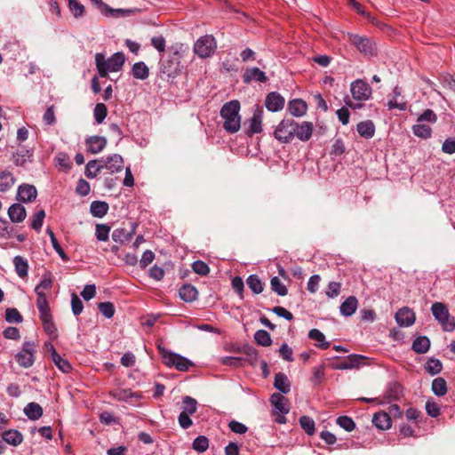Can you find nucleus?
<instances>
[{"label":"nucleus","mask_w":455,"mask_h":455,"mask_svg":"<svg viewBox=\"0 0 455 455\" xmlns=\"http://www.w3.org/2000/svg\"><path fill=\"white\" fill-rule=\"evenodd\" d=\"M90 211L92 216L102 218L108 211V204L102 201H93L91 204Z\"/></svg>","instance_id":"obj_35"},{"label":"nucleus","mask_w":455,"mask_h":455,"mask_svg":"<svg viewBox=\"0 0 455 455\" xmlns=\"http://www.w3.org/2000/svg\"><path fill=\"white\" fill-rule=\"evenodd\" d=\"M265 105L269 111H279L284 106V99L277 92H270L266 98Z\"/></svg>","instance_id":"obj_16"},{"label":"nucleus","mask_w":455,"mask_h":455,"mask_svg":"<svg viewBox=\"0 0 455 455\" xmlns=\"http://www.w3.org/2000/svg\"><path fill=\"white\" fill-rule=\"evenodd\" d=\"M13 265L15 272L20 278H26L28 273V260L22 256H15L13 259Z\"/></svg>","instance_id":"obj_28"},{"label":"nucleus","mask_w":455,"mask_h":455,"mask_svg":"<svg viewBox=\"0 0 455 455\" xmlns=\"http://www.w3.org/2000/svg\"><path fill=\"white\" fill-rule=\"evenodd\" d=\"M363 359V356L358 355H350L346 357L343 361L338 363H333L331 368L334 370H348L357 368L361 361Z\"/></svg>","instance_id":"obj_13"},{"label":"nucleus","mask_w":455,"mask_h":455,"mask_svg":"<svg viewBox=\"0 0 455 455\" xmlns=\"http://www.w3.org/2000/svg\"><path fill=\"white\" fill-rule=\"evenodd\" d=\"M270 285L272 291L277 293L279 296H285L288 292L285 284L277 276L271 278Z\"/></svg>","instance_id":"obj_48"},{"label":"nucleus","mask_w":455,"mask_h":455,"mask_svg":"<svg viewBox=\"0 0 455 455\" xmlns=\"http://www.w3.org/2000/svg\"><path fill=\"white\" fill-rule=\"evenodd\" d=\"M288 109L292 116H302L306 114L307 106L304 100L296 99L289 102Z\"/></svg>","instance_id":"obj_26"},{"label":"nucleus","mask_w":455,"mask_h":455,"mask_svg":"<svg viewBox=\"0 0 455 455\" xmlns=\"http://www.w3.org/2000/svg\"><path fill=\"white\" fill-rule=\"evenodd\" d=\"M102 160H91L85 167V175L89 179L95 178L97 174L103 169Z\"/></svg>","instance_id":"obj_37"},{"label":"nucleus","mask_w":455,"mask_h":455,"mask_svg":"<svg viewBox=\"0 0 455 455\" xmlns=\"http://www.w3.org/2000/svg\"><path fill=\"white\" fill-rule=\"evenodd\" d=\"M243 80L246 84H249L252 81L265 83L267 81V77L266 74L259 68H250L245 69L243 75Z\"/></svg>","instance_id":"obj_15"},{"label":"nucleus","mask_w":455,"mask_h":455,"mask_svg":"<svg viewBox=\"0 0 455 455\" xmlns=\"http://www.w3.org/2000/svg\"><path fill=\"white\" fill-rule=\"evenodd\" d=\"M98 308L100 313L107 318H111L115 315V307L112 302H100L98 304Z\"/></svg>","instance_id":"obj_54"},{"label":"nucleus","mask_w":455,"mask_h":455,"mask_svg":"<svg viewBox=\"0 0 455 455\" xmlns=\"http://www.w3.org/2000/svg\"><path fill=\"white\" fill-rule=\"evenodd\" d=\"M358 307V300L355 296L348 297L339 307L340 314L344 316H351Z\"/></svg>","instance_id":"obj_22"},{"label":"nucleus","mask_w":455,"mask_h":455,"mask_svg":"<svg viewBox=\"0 0 455 455\" xmlns=\"http://www.w3.org/2000/svg\"><path fill=\"white\" fill-rule=\"evenodd\" d=\"M125 57L123 52H116L109 59L103 53L95 54V64L100 77H107L109 72H117L124 66Z\"/></svg>","instance_id":"obj_2"},{"label":"nucleus","mask_w":455,"mask_h":455,"mask_svg":"<svg viewBox=\"0 0 455 455\" xmlns=\"http://www.w3.org/2000/svg\"><path fill=\"white\" fill-rule=\"evenodd\" d=\"M262 110L256 109L252 117L250 119L249 134L259 133L261 132L262 127Z\"/></svg>","instance_id":"obj_30"},{"label":"nucleus","mask_w":455,"mask_h":455,"mask_svg":"<svg viewBox=\"0 0 455 455\" xmlns=\"http://www.w3.org/2000/svg\"><path fill=\"white\" fill-rule=\"evenodd\" d=\"M36 344L34 341H25L21 350L16 355L15 358L20 366L29 368L35 362L34 353Z\"/></svg>","instance_id":"obj_8"},{"label":"nucleus","mask_w":455,"mask_h":455,"mask_svg":"<svg viewBox=\"0 0 455 455\" xmlns=\"http://www.w3.org/2000/svg\"><path fill=\"white\" fill-rule=\"evenodd\" d=\"M53 278L51 272H46L40 281V283L36 286L35 292L36 293H45V291L50 290L52 287Z\"/></svg>","instance_id":"obj_34"},{"label":"nucleus","mask_w":455,"mask_h":455,"mask_svg":"<svg viewBox=\"0 0 455 455\" xmlns=\"http://www.w3.org/2000/svg\"><path fill=\"white\" fill-rule=\"evenodd\" d=\"M5 320L8 323H20L22 322L23 318L18 309L12 307L5 310Z\"/></svg>","instance_id":"obj_55"},{"label":"nucleus","mask_w":455,"mask_h":455,"mask_svg":"<svg viewBox=\"0 0 455 455\" xmlns=\"http://www.w3.org/2000/svg\"><path fill=\"white\" fill-rule=\"evenodd\" d=\"M101 164H103V168L108 169L110 173H115L122 171L124 160L120 155L115 154L108 156L106 161H102Z\"/></svg>","instance_id":"obj_17"},{"label":"nucleus","mask_w":455,"mask_h":455,"mask_svg":"<svg viewBox=\"0 0 455 455\" xmlns=\"http://www.w3.org/2000/svg\"><path fill=\"white\" fill-rule=\"evenodd\" d=\"M85 144L88 152L92 154H98L106 147L107 139L103 136H92L86 139Z\"/></svg>","instance_id":"obj_14"},{"label":"nucleus","mask_w":455,"mask_h":455,"mask_svg":"<svg viewBox=\"0 0 455 455\" xmlns=\"http://www.w3.org/2000/svg\"><path fill=\"white\" fill-rule=\"evenodd\" d=\"M308 337L318 342V347L322 349H326L330 347V343L325 341V336L317 329H312L308 332Z\"/></svg>","instance_id":"obj_40"},{"label":"nucleus","mask_w":455,"mask_h":455,"mask_svg":"<svg viewBox=\"0 0 455 455\" xmlns=\"http://www.w3.org/2000/svg\"><path fill=\"white\" fill-rule=\"evenodd\" d=\"M240 103L238 100H230L225 103L220 109V116L224 119L223 127L230 133L239 131L241 117L239 116Z\"/></svg>","instance_id":"obj_1"},{"label":"nucleus","mask_w":455,"mask_h":455,"mask_svg":"<svg viewBox=\"0 0 455 455\" xmlns=\"http://www.w3.org/2000/svg\"><path fill=\"white\" fill-rule=\"evenodd\" d=\"M350 92L352 97L360 101L367 100L371 95V88L366 82L361 79L355 80L351 84Z\"/></svg>","instance_id":"obj_9"},{"label":"nucleus","mask_w":455,"mask_h":455,"mask_svg":"<svg viewBox=\"0 0 455 455\" xmlns=\"http://www.w3.org/2000/svg\"><path fill=\"white\" fill-rule=\"evenodd\" d=\"M107 114H108V109H107V107L105 106V104L97 103L94 108V111H93L95 121L98 124H101L104 121V119L106 118Z\"/></svg>","instance_id":"obj_51"},{"label":"nucleus","mask_w":455,"mask_h":455,"mask_svg":"<svg viewBox=\"0 0 455 455\" xmlns=\"http://www.w3.org/2000/svg\"><path fill=\"white\" fill-rule=\"evenodd\" d=\"M46 233L49 235L50 236V239H51V243L52 244V247L53 249L55 250V251L58 253V255L64 260V261H68L69 259V258L68 257V255L66 254V252L64 251V250L62 249V247L60 246V244L59 243L53 231L51 229V228H47L46 230Z\"/></svg>","instance_id":"obj_41"},{"label":"nucleus","mask_w":455,"mask_h":455,"mask_svg":"<svg viewBox=\"0 0 455 455\" xmlns=\"http://www.w3.org/2000/svg\"><path fill=\"white\" fill-rule=\"evenodd\" d=\"M431 311L444 331H452L455 329V320L451 316L447 307L443 303L435 302L431 307Z\"/></svg>","instance_id":"obj_3"},{"label":"nucleus","mask_w":455,"mask_h":455,"mask_svg":"<svg viewBox=\"0 0 455 455\" xmlns=\"http://www.w3.org/2000/svg\"><path fill=\"white\" fill-rule=\"evenodd\" d=\"M426 411L433 418H436L440 414V406L433 400H427L426 403Z\"/></svg>","instance_id":"obj_62"},{"label":"nucleus","mask_w":455,"mask_h":455,"mask_svg":"<svg viewBox=\"0 0 455 455\" xmlns=\"http://www.w3.org/2000/svg\"><path fill=\"white\" fill-rule=\"evenodd\" d=\"M37 191L32 185L22 184L18 188L17 200L22 203L32 202L36 199Z\"/></svg>","instance_id":"obj_12"},{"label":"nucleus","mask_w":455,"mask_h":455,"mask_svg":"<svg viewBox=\"0 0 455 455\" xmlns=\"http://www.w3.org/2000/svg\"><path fill=\"white\" fill-rule=\"evenodd\" d=\"M16 179L12 172L4 170L0 172V192H7L14 186Z\"/></svg>","instance_id":"obj_21"},{"label":"nucleus","mask_w":455,"mask_h":455,"mask_svg":"<svg viewBox=\"0 0 455 455\" xmlns=\"http://www.w3.org/2000/svg\"><path fill=\"white\" fill-rule=\"evenodd\" d=\"M132 72L133 77L136 79L145 80L149 76V69L147 67V65L142 61L134 63L132 66Z\"/></svg>","instance_id":"obj_33"},{"label":"nucleus","mask_w":455,"mask_h":455,"mask_svg":"<svg viewBox=\"0 0 455 455\" xmlns=\"http://www.w3.org/2000/svg\"><path fill=\"white\" fill-rule=\"evenodd\" d=\"M217 48L215 38L211 35H205L198 38L194 44V52L200 58H208L212 55Z\"/></svg>","instance_id":"obj_6"},{"label":"nucleus","mask_w":455,"mask_h":455,"mask_svg":"<svg viewBox=\"0 0 455 455\" xmlns=\"http://www.w3.org/2000/svg\"><path fill=\"white\" fill-rule=\"evenodd\" d=\"M68 7L76 18H79L84 15V7L77 0H68Z\"/></svg>","instance_id":"obj_58"},{"label":"nucleus","mask_w":455,"mask_h":455,"mask_svg":"<svg viewBox=\"0 0 455 455\" xmlns=\"http://www.w3.org/2000/svg\"><path fill=\"white\" fill-rule=\"evenodd\" d=\"M349 41L359 52L365 55H372L375 52V44L367 37L351 34L349 35Z\"/></svg>","instance_id":"obj_10"},{"label":"nucleus","mask_w":455,"mask_h":455,"mask_svg":"<svg viewBox=\"0 0 455 455\" xmlns=\"http://www.w3.org/2000/svg\"><path fill=\"white\" fill-rule=\"evenodd\" d=\"M337 424L347 432H351L355 427L354 420L347 416L339 417L337 419Z\"/></svg>","instance_id":"obj_57"},{"label":"nucleus","mask_w":455,"mask_h":455,"mask_svg":"<svg viewBox=\"0 0 455 455\" xmlns=\"http://www.w3.org/2000/svg\"><path fill=\"white\" fill-rule=\"evenodd\" d=\"M25 415L32 420H36L43 415V408L37 403H29L24 408Z\"/></svg>","instance_id":"obj_31"},{"label":"nucleus","mask_w":455,"mask_h":455,"mask_svg":"<svg viewBox=\"0 0 455 455\" xmlns=\"http://www.w3.org/2000/svg\"><path fill=\"white\" fill-rule=\"evenodd\" d=\"M299 424L302 429L309 435L315 433V421L308 416H302L299 419Z\"/></svg>","instance_id":"obj_50"},{"label":"nucleus","mask_w":455,"mask_h":455,"mask_svg":"<svg viewBox=\"0 0 455 455\" xmlns=\"http://www.w3.org/2000/svg\"><path fill=\"white\" fill-rule=\"evenodd\" d=\"M297 128V122L293 119H283L275 128L274 136L282 142L288 143L294 138L295 129Z\"/></svg>","instance_id":"obj_7"},{"label":"nucleus","mask_w":455,"mask_h":455,"mask_svg":"<svg viewBox=\"0 0 455 455\" xmlns=\"http://www.w3.org/2000/svg\"><path fill=\"white\" fill-rule=\"evenodd\" d=\"M372 423L380 430L389 429L392 426L390 415L387 412H376L372 417Z\"/></svg>","instance_id":"obj_19"},{"label":"nucleus","mask_w":455,"mask_h":455,"mask_svg":"<svg viewBox=\"0 0 455 455\" xmlns=\"http://www.w3.org/2000/svg\"><path fill=\"white\" fill-rule=\"evenodd\" d=\"M430 347V340L426 336L418 337L412 343V349L419 354H425Z\"/></svg>","instance_id":"obj_36"},{"label":"nucleus","mask_w":455,"mask_h":455,"mask_svg":"<svg viewBox=\"0 0 455 455\" xmlns=\"http://www.w3.org/2000/svg\"><path fill=\"white\" fill-rule=\"evenodd\" d=\"M10 220L14 223L22 222L27 216L26 209L20 204H13L8 209Z\"/></svg>","instance_id":"obj_20"},{"label":"nucleus","mask_w":455,"mask_h":455,"mask_svg":"<svg viewBox=\"0 0 455 455\" xmlns=\"http://www.w3.org/2000/svg\"><path fill=\"white\" fill-rule=\"evenodd\" d=\"M44 217L45 212L44 210H40L36 212L32 218L31 228L36 231L40 230L43 226Z\"/></svg>","instance_id":"obj_59"},{"label":"nucleus","mask_w":455,"mask_h":455,"mask_svg":"<svg viewBox=\"0 0 455 455\" xmlns=\"http://www.w3.org/2000/svg\"><path fill=\"white\" fill-rule=\"evenodd\" d=\"M274 386L282 394H287L291 390V384L287 376L283 372L275 375Z\"/></svg>","instance_id":"obj_27"},{"label":"nucleus","mask_w":455,"mask_h":455,"mask_svg":"<svg viewBox=\"0 0 455 455\" xmlns=\"http://www.w3.org/2000/svg\"><path fill=\"white\" fill-rule=\"evenodd\" d=\"M50 350L52 352V359L55 365L63 372H68L71 370L70 363L63 359L55 350L52 345H50Z\"/></svg>","instance_id":"obj_32"},{"label":"nucleus","mask_w":455,"mask_h":455,"mask_svg":"<svg viewBox=\"0 0 455 455\" xmlns=\"http://www.w3.org/2000/svg\"><path fill=\"white\" fill-rule=\"evenodd\" d=\"M112 395L119 401H129L132 398H140V395L131 389H118L112 393Z\"/></svg>","instance_id":"obj_45"},{"label":"nucleus","mask_w":455,"mask_h":455,"mask_svg":"<svg viewBox=\"0 0 455 455\" xmlns=\"http://www.w3.org/2000/svg\"><path fill=\"white\" fill-rule=\"evenodd\" d=\"M432 391L437 396H443L447 393V384L444 379L436 378L432 382Z\"/></svg>","instance_id":"obj_43"},{"label":"nucleus","mask_w":455,"mask_h":455,"mask_svg":"<svg viewBox=\"0 0 455 455\" xmlns=\"http://www.w3.org/2000/svg\"><path fill=\"white\" fill-rule=\"evenodd\" d=\"M294 132V137H297L299 140L302 141H307L313 132V124L309 122H302L301 124L297 123V128Z\"/></svg>","instance_id":"obj_18"},{"label":"nucleus","mask_w":455,"mask_h":455,"mask_svg":"<svg viewBox=\"0 0 455 455\" xmlns=\"http://www.w3.org/2000/svg\"><path fill=\"white\" fill-rule=\"evenodd\" d=\"M133 235V231H128L125 228H116L112 232V239L116 243H124L129 242Z\"/></svg>","instance_id":"obj_38"},{"label":"nucleus","mask_w":455,"mask_h":455,"mask_svg":"<svg viewBox=\"0 0 455 455\" xmlns=\"http://www.w3.org/2000/svg\"><path fill=\"white\" fill-rule=\"evenodd\" d=\"M395 318L399 326L409 327L414 323L416 316L411 308L405 307L395 313Z\"/></svg>","instance_id":"obj_11"},{"label":"nucleus","mask_w":455,"mask_h":455,"mask_svg":"<svg viewBox=\"0 0 455 455\" xmlns=\"http://www.w3.org/2000/svg\"><path fill=\"white\" fill-rule=\"evenodd\" d=\"M2 438L5 443L13 446H18L23 441L21 433L14 429L4 431L2 435Z\"/></svg>","instance_id":"obj_29"},{"label":"nucleus","mask_w":455,"mask_h":455,"mask_svg":"<svg viewBox=\"0 0 455 455\" xmlns=\"http://www.w3.org/2000/svg\"><path fill=\"white\" fill-rule=\"evenodd\" d=\"M425 369L429 374L435 375L442 371L443 364L440 362V360L435 358H430L427 360Z\"/></svg>","instance_id":"obj_49"},{"label":"nucleus","mask_w":455,"mask_h":455,"mask_svg":"<svg viewBox=\"0 0 455 455\" xmlns=\"http://www.w3.org/2000/svg\"><path fill=\"white\" fill-rule=\"evenodd\" d=\"M389 109H399L405 110L406 102L403 100V98L401 96V91L399 87L395 86L393 91V98L388 100L387 103Z\"/></svg>","instance_id":"obj_25"},{"label":"nucleus","mask_w":455,"mask_h":455,"mask_svg":"<svg viewBox=\"0 0 455 455\" xmlns=\"http://www.w3.org/2000/svg\"><path fill=\"white\" fill-rule=\"evenodd\" d=\"M412 132L415 136L421 139H428L432 134V129L429 125L418 122L412 126Z\"/></svg>","instance_id":"obj_39"},{"label":"nucleus","mask_w":455,"mask_h":455,"mask_svg":"<svg viewBox=\"0 0 455 455\" xmlns=\"http://www.w3.org/2000/svg\"><path fill=\"white\" fill-rule=\"evenodd\" d=\"M269 401L274 407L272 414L275 418V421L279 424L285 423V415L290 411L288 399L280 393H274L270 396Z\"/></svg>","instance_id":"obj_4"},{"label":"nucleus","mask_w":455,"mask_h":455,"mask_svg":"<svg viewBox=\"0 0 455 455\" xmlns=\"http://www.w3.org/2000/svg\"><path fill=\"white\" fill-rule=\"evenodd\" d=\"M71 308L75 315H80L84 309L83 302L76 293L71 296Z\"/></svg>","instance_id":"obj_61"},{"label":"nucleus","mask_w":455,"mask_h":455,"mask_svg":"<svg viewBox=\"0 0 455 455\" xmlns=\"http://www.w3.org/2000/svg\"><path fill=\"white\" fill-rule=\"evenodd\" d=\"M196 401L190 397V396H186L184 399H183V403H182V412H185V413H188V414H194L196 411Z\"/></svg>","instance_id":"obj_52"},{"label":"nucleus","mask_w":455,"mask_h":455,"mask_svg":"<svg viewBox=\"0 0 455 455\" xmlns=\"http://www.w3.org/2000/svg\"><path fill=\"white\" fill-rule=\"evenodd\" d=\"M436 121L437 116L432 109H426L417 119L418 123L428 122L435 124Z\"/></svg>","instance_id":"obj_60"},{"label":"nucleus","mask_w":455,"mask_h":455,"mask_svg":"<svg viewBox=\"0 0 455 455\" xmlns=\"http://www.w3.org/2000/svg\"><path fill=\"white\" fill-rule=\"evenodd\" d=\"M192 269L195 273L201 275H205L209 273L210 268L206 263L202 260H196L192 265Z\"/></svg>","instance_id":"obj_64"},{"label":"nucleus","mask_w":455,"mask_h":455,"mask_svg":"<svg viewBox=\"0 0 455 455\" xmlns=\"http://www.w3.org/2000/svg\"><path fill=\"white\" fill-rule=\"evenodd\" d=\"M158 348L164 363L168 367H174L178 371H186L192 365V363L188 359L180 355L170 352L161 347H158Z\"/></svg>","instance_id":"obj_5"},{"label":"nucleus","mask_w":455,"mask_h":455,"mask_svg":"<svg viewBox=\"0 0 455 455\" xmlns=\"http://www.w3.org/2000/svg\"><path fill=\"white\" fill-rule=\"evenodd\" d=\"M105 16L110 17H121V16H128L132 11L129 9H113L109 5L107 4V9H100V11Z\"/></svg>","instance_id":"obj_46"},{"label":"nucleus","mask_w":455,"mask_h":455,"mask_svg":"<svg viewBox=\"0 0 455 455\" xmlns=\"http://www.w3.org/2000/svg\"><path fill=\"white\" fill-rule=\"evenodd\" d=\"M340 288H341V283H340L331 282L328 284V288H327V291H326V295L329 298H331V299L336 298L340 293Z\"/></svg>","instance_id":"obj_63"},{"label":"nucleus","mask_w":455,"mask_h":455,"mask_svg":"<svg viewBox=\"0 0 455 455\" xmlns=\"http://www.w3.org/2000/svg\"><path fill=\"white\" fill-rule=\"evenodd\" d=\"M180 297L186 302H193L197 299L198 291L196 288L191 284H184L180 288Z\"/></svg>","instance_id":"obj_24"},{"label":"nucleus","mask_w":455,"mask_h":455,"mask_svg":"<svg viewBox=\"0 0 455 455\" xmlns=\"http://www.w3.org/2000/svg\"><path fill=\"white\" fill-rule=\"evenodd\" d=\"M356 131L361 137L371 139L375 134V125L371 120L363 121L357 124Z\"/></svg>","instance_id":"obj_23"},{"label":"nucleus","mask_w":455,"mask_h":455,"mask_svg":"<svg viewBox=\"0 0 455 455\" xmlns=\"http://www.w3.org/2000/svg\"><path fill=\"white\" fill-rule=\"evenodd\" d=\"M111 228L107 224H97L95 227V236L98 241L106 242L109 238Z\"/></svg>","instance_id":"obj_44"},{"label":"nucleus","mask_w":455,"mask_h":455,"mask_svg":"<svg viewBox=\"0 0 455 455\" xmlns=\"http://www.w3.org/2000/svg\"><path fill=\"white\" fill-rule=\"evenodd\" d=\"M32 153L29 150L18 152L13 156V162L18 166L24 165L28 160H30Z\"/></svg>","instance_id":"obj_56"},{"label":"nucleus","mask_w":455,"mask_h":455,"mask_svg":"<svg viewBox=\"0 0 455 455\" xmlns=\"http://www.w3.org/2000/svg\"><path fill=\"white\" fill-rule=\"evenodd\" d=\"M192 446L195 451L204 452L209 447V440L207 437L200 435L194 440Z\"/></svg>","instance_id":"obj_53"},{"label":"nucleus","mask_w":455,"mask_h":455,"mask_svg":"<svg viewBox=\"0 0 455 455\" xmlns=\"http://www.w3.org/2000/svg\"><path fill=\"white\" fill-rule=\"evenodd\" d=\"M246 283L251 291L255 294H259L263 291V283L256 275H249L246 280Z\"/></svg>","instance_id":"obj_42"},{"label":"nucleus","mask_w":455,"mask_h":455,"mask_svg":"<svg viewBox=\"0 0 455 455\" xmlns=\"http://www.w3.org/2000/svg\"><path fill=\"white\" fill-rule=\"evenodd\" d=\"M254 339L257 344L262 347H269L272 344L271 337L265 330L257 331L254 334Z\"/></svg>","instance_id":"obj_47"}]
</instances>
